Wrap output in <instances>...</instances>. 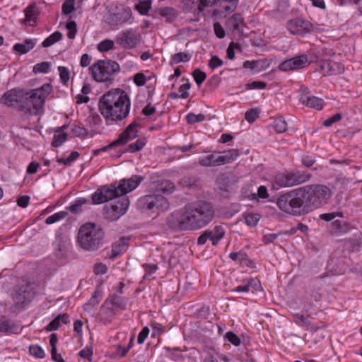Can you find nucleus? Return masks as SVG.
Instances as JSON below:
<instances>
[{"label":"nucleus","mask_w":362,"mask_h":362,"mask_svg":"<svg viewBox=\"0 0 362 362\" xmlns=\"http://www.w3.org/2000/svg\"><path fill=\"white\" fill-rule=\"evenodd\" d=\"M204 119L205 115L203 114L195 115L194 113H189L186 116L187 122L189 124H194L196 122H199L204 120Z\"/></svg>","instance_id":"obj_54"},{"label":"nucleus","mask_w":362,"mask_h":362,"mask_svg":"<svg viewBox=\"0 0 362 362\" xmlns=\"http://www.w3.org/2000/svg\"><path fill=\"white\" fill-rule=\"evenodd\" d=\"M151 8V1L145 0L140 1L135 6V9L141 15H146Z\"/></svg>","instance_id":"obj_42"},{"label":"nucleus","mask_w":362,"mask_h":362,"mask_svg":"<svg viewBox=\"0 0 362 362\" xmlns=\"http://www.w3.org/2000/svg\"><path fill=\"white\" fill-rule=\"evenodd\" d=\"M52 90L49 83H45L40 88L25 93V107L34 115H37L42 109L45 100Z\"/></svg>","instance_id":"obj_7"},{"label":"nucleus","mask_w":362,"mask_h":362,"mask_svg":"<svg viewBox=\"0 0 362 362\" xmlns=\"http://www.w3.org/2000/svg\"><path fill=\"white\" fill-rule=\"evenodd\" d=\"M159 14L166 18L168 22L173 21L177 17V11L172 7H162L159 9Z\"/></svg>","instance_id":"obj_33"},{"label":"nucleus","mask_w":362,"mask_h":362,"mask_svg":"<svg viewBox=\"0 0 362 362\" xmlns=\"http://www.w3.org/2000/svg\"><path fill=\"white\" fill-rule=\"evenodd\" d=\"M115 41L124 49H133L140 42V35L133 29H126L117 34Z\"/></svg>","instance_id":"obj_13"},{"label":"nucleus","mask_w":362,"mask_h":362,"mask_svg":"<svg viewBox=\"0 0 362 362\" xmlns=\"http://www.w3.org/2000/svg\"><path fill=\"white\" fill-rule=\"evenodd\" d=\"M223 61L218 57L217 56H212L209 62V66L212 69H216L219 66H221L223 65Z\"/></svg>","instance_id":"obj_64"},{"label":"nucleus","mask_w":362,"mask_h":362,"mask_svg":"<svg viewBox=\"0 0 362 362\" xmlns=\"http://www.w3.org/2000/svg\"><path fill=\"white\" fill-rule=\"evenodd\" d=\"M117 198L110 206L106 205L103 209L105 217L111 221H115L124 214L129 205V201L127 197L122 195Z\"/></svg>","instance_id":"obj_10"},{"label":"nucleus","mask_w":362,"mask_h":362,"mask_svg":"<svg viewBox=\"0 0 362 362\" xmlns=\"http://www.w3.org/2000/svg\"><path fill=\"white\" fill-rule=\"evenodd\" d=\"M276 203L281 211L288 214L301 216L308 214L300 188L279 195Z\"/></svg>","instance_id":"obj_4"},{"label":"nucleus","mask_w":362,"mask_h":362,"mask_svg":"<svg viewBox=\"0 0 362 362\" xmlns=\"http://www.w3.org/2000/svg\"><path fill=\"white\" fill-rule=\"evenodd\" d=\"M66 29L69 30L67 37L69 39H74L77 33V25L75 21H71L66 23Z\"/></svg>","instance_id":"obj_52"},{"label":"nucleus","mask_w":362,"mask_h":362,"mask_svg":"<svg viewBox=\"0 0 362 362\" xmlns=\"http://www.w3.org/2000/svg\"><path fill=\"white\" fill-rule=\"evenodd\" d=\"M259 111L251 109L245 112V118L249 123H252L259 116Z\"/></svg>","instance_id":"obj_58"},{"label":"nucleus","mask_w":362,"mask_h":362,"mask_svg":"<svg viewBox=\"0 0 362 362\" xmlns=\"http://www.w3.org/2000/svg\"><path fill=\"white\" fill-rule=\"evenodd\" d=\"M50 68V63L47 62H43L35 64L33 67V72L35 74L38 73H47Z\"/></svg>","instance_id":"obj_46"},{"label":"nucleus","mask_w":362,"mask_h":362,"mask_svg":"<svg viewBox=\"0 0 362 362\" xmlns=\"http://www.w3.org/2000/svg\"><path fill=\"white\" fill-rule=\"evenodd\" d=\"M75 0H66L62 4V12L65 15L71 13L74 10Z\"/></svg>","instance_id":"obj_53"},{"label":"nucleus","mask_w":362,"mask_h":362,"mask_svg":"<svg viewBox=\"0 0 362 362\" xmlns=\"http://www.w3.org/2000/svg\"><path fill=\"white\" fill-rule=\"evenodd\" d=\"M307 213L312 211L331 197L330 189L323 185H311L300 187Z\"/></svg>","instance_id":"obj_5"},{"label":"nucleus","mask_w":362,"mask_h":362,"mask_svg":"<svg viewBox=\"0 0 362 362\" xmlns=\"http://www.w3.org/2000/svg\"><path fill=\"white\" fill-rule=\"evenodd\" d=\"M267 86V83L260 81H255L246 84V89H264Z\"/></svg>","instance_id":"obj_59"},{"label":"nucleus","mask_w":362,"mask_h":362,"mask_svg":"<svg viewBox=\"0 0 362 362\" xmlns=\"http://www.w3.org/2000/svg\"><path fill=\"white\" fill-rule=\"evenodd\" d=\"M79 156V153L77 151H72L71 154L66 158H58L57 162L59 163H63L65 165H69L74 160H75Z\"/></svg>","instance_id":"obj_55"},{"label":"nucleus","mask_w":362,"mask_h":362,"mask_svg":"<svg viewBox=\"0 0 362 362\" xmlns=\"http://www.w3.org/2000/svg\"><path fill=\"white\" fill-rule=\"evenodd\" d=\"M273 127L277 133H284L287 130V122L283 117L276 118L274 121Z\"/></svg>","instance_id":"obj_41"},{"label":"nucleus","mask_w":362,"mask_h":362,"mask_svg":"<svg viewBox=\"0 0 362 362\" xmlns=\"http://www.w3.org/2000/svg\"><path fill=\"white\" fill-rule=\"evenodd\" d=\"M349 230V226L346 223H342L339 220H336L332 223L331 231L337 235L345 233Z\"/></svg>","instance_id":"obj_34"},{"label":"nucleus","mask_w":362,"mask_h":362,"mask_svg":"<svg viewBox=\"0 0 362 362\" xmlns=\"http://www.w3.org/2000/svg\"><path fill=\"white\" fill-rule=\"evenodd\" d=\"M144 180V177L140 175H134L129 179H123L116 185L117 190L119 196L124 195L134 189Z\"/></svg>","instance_id":"obj_17"},{"label":"nucleus","mask_w":362,"mask_h":362,"mask_svg":"<svg viewBox=\"0 0 362 362\" xmlns=\"http://www.w3.org/2000/svg\"><path fill=\"white\" fill-rule=\"evenodd\" d=\"M320 69L327 75H337L344 71V66L332 60H324L320 62Z\"/></svg>","instance_id":"obj_19"},{"label":"nucleus","mask_w":362,"mask_h":362,"mask_svg":"<svg viewBox=\"0 0 362 362\" xmlns=\"http://www.w3.org/2000/svg\"><path fill=\"white\" fill-rule=\"evenodd\" d=\"M69 322V317L67 314L59 315L48 324L46 327V330L48 332L57 330L61 325V323L68 324Z\"/></svg>","instance_id":"obj_28"},{"label":"nucleus","mask_w":362,"mask_h":362,"mask_svg":"<svg viewBox=\"0 0 362 362\" xmlns=\"http://www.w3.org/2000/svg\"><path fill=\"white\" fill-rule=\"evenodd\" d=\"M245 223L247 226H249L250 227H254L257 224V223L259 220V216L258 214H248L245 215Z\"/></svg>","instance_id":"obj_51"},{"label":"nucleus","mask_w":362,"mask_h":362,"mask_svg":"<svg viewBox=\"0 0 362 362\" xmlns=\"http://www.w3.org/2000/svg\"><path fill=\"white\" fill-rule=\"evenodd\" d=\"M185 81L186 82L179 87V92L181 93L180 98L182 99H187L189 97V94L188 90L191 87V83L189 82L188 79Z\"/></svg>","instance_id":"obj_56"},{"label":"nucleus","mask_w":362,"mask_h":362,"mask_svg":"<svg viewBox=\"0 0 362 362\" xmlns=\"http://www.w3.org/2000/svg\"><path fill=\"white\" fill-rule=\"evenodd\" d=\"M25 19L24 23L31 26L34 25L37 21L39 15V10L35 4H32L24 10Z\"/></svg>","instance_id":"obj_23"},{"label":"nucleus","mask_w":362,"mask_h":362,"mask_svg":"<svg viewBox=\"0 0 362 362\" xmlns=\"http://www.w3.org/2000/svg\"><path fill=\"white\" fill-rule=\"evenodd\" d=\"M341 113H336L333 116L327 118L323 122V125L325 127H330L334 123L339 122L341 119Z\"/></svg>","instance_id":"obj_60"},{"label":"nucleus","mask_w":362,"mask_h":362,"mask_svg":"<svg viewBox=\"0 0 362 362\" xmlns=\"http://www.w3.org/2000/svg\"><path fill=\"white\" fill-rule=\"evenodd\" d=\"M136 206L141 210L164 211L168 209L169 202L165 197L153 192L140 197L136 202Z\"/></svg>","instance_id":"obj_8"},{"label":"nucleus","mask_w":362,"mask_h":362,"mask_svg":"<svg viewBox=\"0 0 362 362\" xmlns=\"http://www.w3.org/2000/svg\"><path fill=\"white\" fill-rule=\"evenodd\" d=\"M29 351L30 354L36 358H43L45 356V351L38 345H30L29 347Z\"/></svg>","instance_id":"obj_47"},{"label":"nucleus","mask_w":362,"mask_h":362,"mask_svg":"<svg viewBox=\"0 0 362 362\" xmlns=\"http://www.w3.org/2000/svg\"><path fill=\"white\" fill-rule=\"evenodd\" d=\"M86 202H87L86 199H83V198L77 199V200H76L74 204H73L72 205H71L69 206V209L71 213L77 214L82 211L81 206L83 204H86Z\"/></svg>","instance_id":"obj_48"},{"label":"nucleus","mask_w":362,"mask_h":362,"mask_svg":"<svg viewBox=\"0 0 362 362\" xmlns=\"http://www.w3.org/2000/svg\"><path fill=\"white\" fill-rule=\"evenodd\" d=\"M310 178V175L306 172H292L279 173L274 177L276 184L280 187H288L302 184Z\"/></svg>","instance_id":"obj_9"},{"label":"nucleus","mask_w":362,"mask_h":362,"mask_svg":"<svg viewBox=\"0 0 362 362\" xmlns=\"http://www.w3.org/2000/svg\"><path fill=\"white\" fill-rule=\"evenodd\" d=\"M214 33L217 37L222 39L225 37V35H226L225 30L220 23H218V22L214 23Z\"/></svg>","instance_id":"obj_63"},{"label":"nucleus","mask_w":362,"mask_h":362,"mask_svg":"<svg viewBox=\"0 0 362 362\" xmlns=\"http://www.w3.org/2000/svg\"><path fill=\"white\" fill-rule=\"evenodd\" d=\"M243 23V18L240 13H235L231 17L227 19L226 25L227 28L232 31H235L239 29V26Z\"/></svg>","instance_id":"obj_29"},{"label":"nucleus","mask_w":362,"mask_h":362,"mask_svg":"<svg viewBox=\"0 0 362 362\" xmlns=\"http://www.w3.org/2000/svg\"><path fill=\"white\" fill-rule=\"evenodd\" d=\"M32 293L28 291L26 288L21 287L16 291L13 297L15 305L17 308L23 307L30 300Z\"/></svg>","instance_id":"obj_21"},{"label":"nucleus","mask_w":362,"mask_h":362,"mask_svg":"<svg viewBox=\"0 0 362 362\" xmlns=\"http://www.w3.org/2000/svg\"><path fill=\"white\" fill-rule=\"evenodd\" d=\"M4 103L8 105H14L15 103H18V96L15 90H11L4 95Z\"/></svg>","instance_id":"obj_38"},{"label":"nucleus","mask_w":362,"mask_h":362,"mask_svg":"<svg viewBox=\"0 0 362 362\" xmlns=\"http://www.w3.org/2000/svg\"><path fill=\"white\" fill-rule=\"evenodd\" d=\"M131 102L127 93L121 89H112L99 100L98 108L107 121L118 122L125 119L129 113Z\"/></svg>","instance_id":"obj_2"},{"label":"nucleus","mask_w":362,"mask_h":362,"mask_svg":"<svg viewBox=\"0 0 362 362\" xmlns=\"http://www.w3.org/2000/svg\"><path fill=\"white\" fill-rule=\"evenodd\" d=\"M192 76L194 77V79L197 84L198 86H200L206 79V74L204 71H201L199 69H195L193 73Z\"/></svg>","instance_id":"obj_49"},{"label":"nucleus","mask_w":362,"mask_h":362,"mask_svg":"<svg viewBox=\"0 0 362 362\" xmlns=\"http://www.w3.org/2000/svg\"><path fill=\"white\" fill-rule=\"evenodd\" d=\"M100 115L95 112L91 113L88 118V122L90 126H98L101 123Z\"/></svg>","instance_id":"obj_62"},{"label":"nucleus","mask_w":362,"mask_h":362,"mask_svg":"<svg viewBox=\"0 0 362 362\" xmlns=\"http://www.w3.org/2000/svg\"><path fill=\"white\" fill-rule=\"evenodd\" d=\"M59 77L63 84H66L70 78V73L69 69L65 66H59Z\"/></svg>","instance_id":"obj_50"},{"label":"nucleus","mask_w":362,"mask_h":362,"mask_svg":"<svg viewBox=\"0 0 362 362\" xmlns=\"http://www.w3.org/2000/svg\"><path fill=\"white\" fill-rule=\"evenodd\" d=\"M184 8L186 11H192L195 14H199V7L200 0H183Z\"/></svg>","instance_id":"obj_37"},{"label":"nucleus","mask_w":362,"mask_h":362,"mask_svg":"<svg viewBox=\"0 0 362 362\" xmlns=\"http://www.w3.org/2000/svg\"><path fill=\"white\" fill-rule=\"evenodd\" d=\"M191 56L187 52H178L172 56L170 64L187 62L190 60Z\"/></svg>","instance_id":"obj_39"},{"label":"nucleus","mask_w":362,"mask_h":362,"mask_svg":"<svg viewBox=\"0 0 362 362\" xmlns=\"http://www.w3.org/2000/svg\"><path fill=\"white\" fill-rule=\"evenodd\" d=\"M146 145V139H137L135 142L129 144L127 148V151L130 153H134L141 150Z\"/></svg>","instance_id":"obj_43"},{"label":"nucleus","mask_w":362,"mask_h":362,"mask_svg":"<svg viewBox=\"0 0 362 362\" xmlns=\"http://www.w3.org/2000/svg\"><path fill=\"white\" fill-rule=\"evenodd\" d=\"M115 42L113 40L110 39H106L100 42L98 45V49L100 52H107L110 49H114Z\"/></svg>","instance_id":"obj_44"},{"label":"nucleus","mask_w":362,"mask_h":362,"mask_svg":"<svg viewBox=\"0 0 362 362\" xmlns=\"http://www.w3.org/2000/svg\"><path fill=\"white\" fill-rule=\"evenodd\" d=\"M221 152L216 151L211 154L203 156L199 158V163L203 167L218 166V154Z\"/></svg>","instance_id":"obj_27"},{"label":"nucleus","mask_w":362,"mask_h":362,"mask_svg":"<svg viewBox=\"0 0 362 362\" xmlns=\"http://www.w3.org/2000/svg\"><path fill=\"white\" fill-rule=\"evenodd\" d=\"M103 292L99 289H96L93 296H91V298H90V300H88V303L86 305V308H85V310H88L89 308L96 307L101 300Z\"/></svg>","instance_id":"obj_35"},{"label":"nucleus","mask_w":362,"mask_h":362,"mask_svg":"<svg viewBox=\"0 0 362 362\" xmlns=\"http://www.w3.org/2000/svg\"><path fill=\"white\" fill-rule=\"evenodd\" d=\"M67 215H68L67 211H62L59 212H57V213L48 216L45 220V223L48 225L53 224L56 222H58V221L65 218Z\"/></svg>","instance_id":"obj_40"},{"label":"nucleus","mask_w":362,"mask_h":362,"mask_svg":"<svg viewBox=\"0 0 362 362\" xmlns=\"http://www.w3.org/2000/svg\"><path fill=\"white\" fill-rule=\"evenodd\" d=\"M269 65L270 62L267 59H264L256 61H245L243 63V68L249 69L257 73L266 69Z\"/></svg>","instance_id":"obj_22"},{"label":"nucleus","mask_w":362,"mask_h":362,"mask_svg":"<svg viewBox=\"0 0 362 362\" xmlns=\"http://www.w3.org/2000/svg\"><path fill=\"white\" fill-rule=\"evenodd\" d=\"M209 233L213 245H216L225 235V230L222 226H216L212 230H209Z\"/></svg>","instance_id":"obj_30"},{"label":"nucleus","mask_w":362,"mask_h":362,"mask_svg":"<svg viewBox=\"0 0 362 362\" xmlns=\"http://www.w3.org/2000/svg\"><path fill=\"white\" fill-rule=\"evenodd\" d=\"M93 78L98 82H112L120 71L118 63L112 60H100L90 67Z\"/></svg>","instance_id":"obj_6"},{"label":"nucleus","mask_w":362,"mask_h":362,"mask_svg":"<svg viewBox=\"0 0 362 362\" xmlns=\"http://www.w3.org/2000/svg\"><path fill=\"white\" fill-rule=\"evenodd\" d=\"M66 133H57L54 135L52 145L54 147H59L67 139Z\"/></svg>","instance_id":"obj_45"},{"label":"nucleus","mask_w":362,"mask_h":362,"mask_svg":"<svg viewBox=\"0 0 362 362\" xmlns=\"http://www.w3.org/2000/svg\"><path fill=\"white\" fill-rule=\"evenodd\" d=\"M108 304H111L116 308L123 310L126 307L127 302L124 298L119 296L112 295L106 299L105 302V305H107Z\"/></svg>","instance_id":"obj_31"},{"label":"nucleus","mask_w":362,"mask_h":362,"mask_svg":"<svg viewBox=\"0 0 362 362\" xmlns=\"http://www.w3.org/2000/svg\"><path fill=\"white\" fill-rule=\"evenodd\" d=\"M18 327L13 321L1 317V332L14 334L18 332Z\"/></svg>","instance_id":"obj_32"},{"label":"nucleus","mask_w":362,"mask_h":362,"mask_svg":"<svg viewBox=\"0 0 362 362\" xmlns=\"http://www.w3.org/2000/svg\"><path fill=\"white\" fill-rule=\"evenodd\" d=\"M104 238L105 233L100 226L86 223L79 228L77 243L83 250L94 252L103 245Z\"/></svg>","instance_id":"obj_3"},{"label":"nucleus","mask_w":362,"mask_h":362,"mask_svg":"<svg viewBox=\"0 0 362 362\" xmlns=\"http://www.w3.org/2000/svg\"><path fill=\"white\" fill-rule=\"evenodd\" d=\"M289 29L293 34L301 33L303 31L310 33L313 31V25L307 21L296 19L289 23Z\"/></svg>","instance_id":"obj_20"},{"label":"nucleus","mask_w":362,"mask_h":362,"mask_svg":"<svg viewBox=\"0 0 362 362\" xmlns=\"http://www.w3.org/2000/svg\"><path fill=\"white\" fill-rule=\"evenodd\" d=\"M137 123L130 124L118 136V138L110 144L100 148V152H106L110 149L124 145L129 141L134 139L137 136L138 131L136 127H138Z\"/></svg>","instance_id":"obj_12"},{"label":"nucleus","mask_w":362,"mask_h":362,"mask_svg":"<svg viewBox=\"0 0 362 362\" xmlns=\"http://www.w3.org/2000/svg\"><path fill=\"white\" fill-rule=\"evenodd\" d=\"M151 190L155 193L159 194L162 192L163 194H171L175 191V186L174 183L168 180H160L154 181L150 185Z\"/></svg>","instance_id":"obj_18"},{"label":"nucleus","mask_w":362,"mask_h":362,"mask_svg":"<svg viewBox=\"0 0 362 362\" xmlns=\"http://www.w3.org/2000/svg\"><path fill=\"white\" fill-rule=\"evenodd\" d=\"M226 338L233 345L239 346L240 344V338L233 332H228L226 334Z\"/></svg>","instance_id":"obj_61"},{"label":"nucleus","mask_w":362,"mask_h":362,"mask_svg":"<svg viewBox=\"0 0 362 362\" xmlns=\"http://www.w3.org/2000/svg\"><path fill=\"white\" fill-rule=\"evenodd\" d=\"M116 184L104 185L99 187L93 194L92 201L95 204H100L119 197Z\"/></svg>","instance_id":"obj_14"},{"label":"nucleus","mask_w":362,"mask_h":362,"mask_svg":"<svg viewBox=\"0 0 362 362\" xmlns=\"http://www.w3.org/2000/svg\"><path fill=\"white\" fill-rule=\"evenodd\" d=\"M308 64V56L302 54L282 62L279 65V69L281 71L298 70L305 67Z\"/></svg>","instance_id":"obj_15"},{"label":"nucleus","mask_w":362,"mask_h":362,"mask_svg":"<svg viewBox=\"0 0 362 362\" xmlns=\"http://www.w3.org/2000/svg\"><path fill=\"white\" fill-rule=\"evenodd\" d=\"M132 16L130 8L124 6H117L115 11L107 16L106 22L111 27H117L127 23Z\"/></svg>","instance_id":"obj_11"},{"label":"nucleus","mask_w":362,"mask_h":362,"mask_svg":"<svg viewBox=\"0 0 362 362\" xmlns=\"http://www.w3.org/2000/svg\"><path fill=\"white\" fill-rule=\"evenodd\" d=\"M62 34L59 31H55L47 37L42 43L43 47H48L59 42L62 38Z\"/></svg>","instance_id":"obj_36"},{"label":"nucleus","mask_w":362,"mask_h":362,"mask_svg":"<svg viewBox=\"0 0 362 362\" xmlns=\"http://www.w3.org/2000/svg\"><path fill=\"white\" fill-rule=\"evenodd\" d=\"M71 133L74 136L83 137L87 136L88 131L84 127L74 125L71 128Z\"/></svg>","instance_id":"obj_57"},{"label":"nucleus","mask_w":362,"mask_h":362,"mask_svg":"<svg viewBox=\"0 0 362 362\" xmlns=\"http://www.w3.org/2000/svg\"><path fill=\"white\" fill-rule=\"evenodd\" d=\"M299 100L303 105L317 110H322L324 105L322 99L315 96L301 95Z\"/></svg>","instance_id":"obj_24"},{"label":"nucleus","mask_w":362,"mask_h":362,"mask_svg":"<svg viewBox=\"0 0 362 362\" xmlns=\"http://www.w3.org/2000/svg\"><path fill=\"white\" fill-rule=\"evenodd\" d=\"M214 216V209L211 204L201 201L173 213L168 218V225L175 230H198L206 226Z\"/></svg>","instance_id":"obj_1"},{"label":"nucleus","mask_w":362,"mask_h":362,"mask_svg":"<svg viewBox=\"0 0 362 362\" xmlns=\"http://www.w3.org/2000/svg\"><path fill=\"white\" fill-rule=\"evenodd\" d=\"M219 1L218 7L214 8L211 14L214 19L226 18L229 13L233 12L238 5V0H219Z\"/></svg>","instance_id":"obj_16"},{"label":"nucleus","mask_w":362,"mask_h":362,"mask_svg":"<svg viewBox=\"0 0 362 362\" xmlns=\"http://www.w3.org/2000/svg\"><path fill=\"white\" fill-rule=\"evenodd\" d=\"M35 40L27 39L22 43H17L13 46L15 52L20 54H24L31 50L35 45Z\"/></svg>","instance_id":"obj_26"},{"label":"nucleus","mask_w":362,"mask_h":362,"mask_svg":"<svg viewBox=\"0 0 362 362\" xmlns=\"http://www.w3.org/2000/svg\"><path fill=\"white\" fill-rule=\"evenodd\" d=\"M129 238H122L116 241L112 247V258H115L124 252L128 247Z\"/></svg>","instance_id":"obj_25"}]
</instances>
